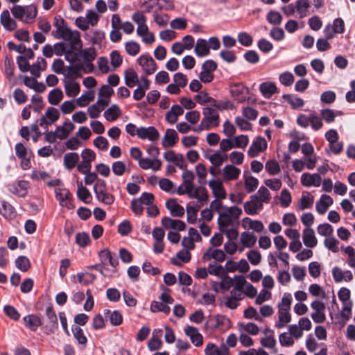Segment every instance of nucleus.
<instances>
[{"label":"nucleus","mask_w":355,"mask_h":355,"mask_svg":"<svg viewBox=\"0 0 355 355\" xmlns=\"http://www.w3.org/2000/svg\"><path fill=\"white\" fill-rule=\"evenodd\" d=\"M225 254L222 250L209 248L203 254L202 259L203 261H209L214 259L218 262H223L225 259Z\"/></svg>","instance_id":"obj_14"},{"label":"nucleus","mask_w":355,"mask_h":355,"mask_svg":"<svg viewBox=\"0 0 355 355\" xmlns=\"http://www.w3.org/2000/svg\"><path fill=\"white\" fill-rule=\"evenodd\" d=\"M178 139V135L175 130L167 129L164 138L162 141V145L164 148L173 147L175 145Z\"/></svg>","instance_id":"obj_24"},{"label":"nucleus","mask_w":355,"mask_h":355,"mask_svg":"<svg viewBox=\"0 0 355 355\" xmlns=\"http://www.w3.org/2000/svg\"><path fill=\"white\" fill-rule=\"evenodd\" d=\"M209 187L212 191L213 195L218 199H225L226 192L222 182L218 180H211L209 182Z\"/></svg>","instance_id":"obj_19"},{"label":"nucleus","mask_w":355,"mask_h":355,"mask_svg":"<svg viewBox=\"0 0 355 355\" xmlns=\"http://www.w3.org/2000/svg\"><path fill=\"white\" fill-rule=\"evenodd\" d=\"M79 155L77 153H67L64 155V165L68 170L73 169L79 162Z\"/></svg>","instance_id":"obj_34"},{"label":"nucleus","mask_w":355,"mask_h":355,"mask_svg":"<svg viewBox=\"0 0 355 355\" xmlns=\"http://www.w3.org/2000/svg\"><path fill=\"white\" fill-rule=\"evenodd\" d=\"M205 157L209 159L212 165L216 166H220L227 159V155L220 150H217L210 155L205 154Z\"/></svg>","instance_id":"obj_30"},{"label":"nucleus","mask_w":355,"mask_h":355,"mask_svg":"<svg viewBox=\"0 0 355 355\" xmlns=\"http://www.w3.org/2000/svg\"><path fill=\"white\" fill-rule=\"evenodd\" d=\"M150 309L153 313L162 312L165 314H168L171 311V308L169 306L165 304L161 301L159 302L156 300H153L151 302Z\"/></svg>","instance_id":"obj_45"},{"label":"nucleus","mask_w":355,"mask_h":355,"mask_svg":"<svg viewBox=\"0 0 355 355\" xmlns=\"http://www.w3.org/2000/svg\"><path fill=\"white\" fill-rule=\"evenodd\" d=\"M24 325L32 331H36L42 325L41 318L35 314H29L23 318Z\"/></svg>","instance_id":"obj_22"},{"label":"nucleus","mask_w":355,"mask_h":355,"mask_svg":"<svg viewBox=\"0 0 355 355\" xmlns=\"http://www.w3.org/2000/svg\"><path fill=\"white\" fill-rule=\"evenodd\" d=\"M0 214L6 219L12 220L16 216V211L12 205L4 200L0 207Z\"/></svg>","instance_id":"obj_33"},{"label":"nucleus","mask_w":355,"mask_h":355,"mask_svg":"<svg viewBox=\"0 0 355 355\" xmlns=\"http://www.w3.org/2000/svg\"><path fill=\"white\" fill-rule=\"evenodd\" d=\"M267 21L275 26L279 25L282 21V17L281 14L275 10L270 11L266 17Z\"/></svg>","instance_id":"obj_55"},{"label":"nucleus","mask_w":355,"mask_h":355,"mask_svg":"<svg viewBox=\"0 0 355 355\" xmlns=\"http://www.w3.org/2000/svg\"><path fill=\"white\" fill-rule=\"evenodd\" d=\"M257 46L264 53H269L273 49L272 44L265 38H261L258 41Z\"/></svg>","instance_id":"obj_63"},{"label":"nucleus","mask_w":355,"mask_h":355,"mask_svg":"<svg viewBox=\"0 0 355 355\" xmlns=\"http://www.w3.org/2000/svg\"><path fill=\"white\" fill-rule=\"evenodd\" d=\"M230 92L232 96L239 103H242L247 100L248 88L240 83H234L230 87Z\"/></svg>","instance_id":"obj_7"},{"label":"nucleus","mask_w":355,"mask_h":355,"mask_svg":"<svg viewBox=\"0 0 355 355\" xmlns=\"http://www.w3.org/2000/svg\"><path fill=\"white\" fill-rule=\"evenodd\" d=\"M76 278L78 283L87 285L92 283L96 279V276L95 275L89 272H79L76 276H73L74 282H76Z\"/></svg>","instance_id":"obj_43"},{"label":"nucleus","mask_w":355,"mask_h":355,"mask_svg":"<svg viewBox=\"0 0 355 355\" xmlns=\"http://www.w3.org/2000/svg\"><path fill=\"white\" fill-rule=\"evenodd\" d=\"M16 267L22 272H26L31 268V262L26 256H19L15 260Z\"/></svg>","instance_id":"obj_49"},{"label":"nucleus","mask_w":355,"mask_h":355,"mask_svg":"<svg viewBox=\"0 0 355 355\" xmlns=\"http://www.w3.org/2000/svg\"><path fill=\"white\" fill-rule=\"evenodd\" d=\"M71 331L78 343L80 345H85L87 342V339L84 335L83 329L80 327L74 325L72 326Z\"/></svg>","instance_id":"obj_50"},{"label":"nucleus","mask_w":355,"mask_h":355,"mask_svg":"<svg viewBox=\"0 0 355 355\" xmlns=\"http://www.w3.org/2000/svg\"><path fill=\"white\" fill-rule=\"evenodd\" d=\"M244 184L246 191L250 193L255 191L259 186V180L253 176L244 175Z\"/></svg>","instance_id":"obj_44"},{"label":"nucleus","mask_w":355,"mask_h":355,"mask_svg":"<svg viewBox=\"0 0 355 355\" xmlns=\"http://www.w3.org/2000/svg\"><path fill=\"white\" fill-rule=\"evenodd\" d=\"M194 52L198 57H205L209 54V47L206 40L199 38L197 40Z\"/></svg>","instance_id":"obj_31"},{"label":"nucleus","mask_w":355,"mask_h":355,"mask_svg":"<svg viewBox=\"0 0 355 355\" xmlns=\"http://www.w3.org/2000/svg\"><path fill=\"white\" fill-rule=\"evenodd\" d=\"M251 200L244 204V210L247 214L254 215L258 209H262L263 204L259 200L257 195H252Z\"/></svg>","instance_id":"obj_15"},{"label":"nucleus","mask_w":355,"mask_h":355,"mask_svg":"<svg viewBox=\"0 0 355 355\" xmlns=\"http://www.w3.org/2000/svg\"><path fill=\"white\" fill-rule=\"evenodd\" d=\"M310 6L311 3L309 0H297L295 8L301 18L304 17L308 15Z\"/></svg>","instance_id":"obj_42"},{"label":"nucleus","mask_w":355,"mask_h":355,"mask_svg":"<svg viewBox=\"0 0 355 355\" xmlns=\"http://www.w3.org/2000/svg\"><path fill=\"white\" fill-rule=\"evenodd\" d=\"M5 314L10 319L17 321L20 318V314L18 311L12 306L6 305L3 307Z\"/></svg>","instance_id":"obj_61"},{"label":"nucleus","mask_w":355,"mask_h":355,"mask_svg":"<svg viewBox=\"0 0 355 355\" xmlns=\"http://www.w3.org/2000/svg\"><path fill=\"white\" fill-rule=\"evenodd\" d=\"M76 243L80 247L84 248L89 245L91 239L89 234L86 232L78 233L76 236Z\"/></svg>","instance_id":"obj_52"},{"label":"nucleus","mask_w":355,"mask_h":355,"mask_svg":"<svg viewBox=\"0 0 355 355\" xmlns=\"http://www.w3.org/2000/svg\"><path fill=\"white\" fill-rule=\"evenodd\" d=\"M283 98L287 101L293 108H299L304 105V102L302 98L292 94H284Z\"/></svg>","instance_id":"obj_47"},{"label":"nucleus","mask_w":355,"mask_h":355,"mask_svg":"<svg viewBox=\"0 0 355 355\" xmlns=\"http://www.w3.org/2000/svg\"><path fill=\"white\" fill-rule=\"evenodd\" d=\"M311 307L314 310L311 313V318L315 323H322L326 320L325 305L320 300H314L311 304Z\"/></svg>","instance_id":"obj_6"},{"label":"nucleus","mask_w":355,"mask_h":355,"mask_svg":"<svg viewBox=\"0 0 355 355\" xmlns=\"http://www.w3.org/2000/svg\"><path fill=\"white\" fill-rule=\"evenodd\" d=\"M313 197L309 192H304L298 203L297 209L304 210L313 206Z\"/></svg>","instance_id":"obj_40"},{"label":"nucleus","mask_w":355,"mask_h":355,"mask_svg":"<svg viewBox=\"0 0 355 355\" xmlns=\"http://www.w3.org/2000/svg\"><path fill=\"white\" fill-rule=\"evenodd\" d=\"M243 222L244 227H245V223H248L249 227L257 232H261L263 230V225L262 222L259 220H252L250 218L246 217L243 219Z\"/></svg>","instance_id":"obj_53"},{"label":"nucleus","mask_w":355,"mask_h":355,"mask_svg":"<svg viewBox=\"0 0 355 355\" xmlns=\"http://www.w3.org/2000/svg\"><path fill=\"white\" fill-rule=\"evenodd\" d=\"M239 42L244 46H250L253 42L252 37L246 32H241L237 36Z\"/></svg>","instance_id":"obj_59"},{"label":"nucleus","mask_w":355,"mask_h":355,"mask_svg":"<svg viewBox=\"0 0 355 355\" xmlns=\"http://www.w3.org/2000/svg\"><path fill=\"white\" fill-rule=\"evenodd\" d=\"M324 246L329 250L336 253L339 250L338 244L339 241L334 237H327L324 242Z\"/></svg>","instance_id":"obj_58"},{"label":"nucleus","mask_w":355,"mask_h":355,"mask_svg":"<svg viewBox=\"0 0 355 355\" xmlns=\"http://www.w3.org/2000/svg\"><path fill=\"white\" fill-rule=\"evenodd\" d=\"M310 125L313 130H319L323 126L322 119L315 113L310 114Z\"/></svg>","instance_id":"obj_57"},{"label":"nucleus","mask_w":355,"mask_h":355,"mask_svg":"<svg viewBox=\"0 0 355 355\" xmlns=\"http://www.w3.org/2000/svg\"><path fill=\"white\" fill-rule=\"evenodd\" d=\"M124 79L125 85L130 88H132L136 85H138V75L132 69H128L125 71Z\"/></svg>","instance_id":"obj_36"},{"label":"nucleus","mask_w":355,"mask_h":355,"mask_svg":"<svg viewBox=\"0 0 355 355\" xmlns=\"http://www.w3.org/2000/svg\"><path fill=\"white\" fill-rule=\"evenodd\" d=\"M198 207L191 202L187 205V221L189 223H194L196 220Z\"/></svg>","instance_id":"obj_51"},{"label":"nucleus","mask_w":355,"mask_h":355,"mask_svg":"<svg viewBox=\"0 0 355 355\" xmlns=\"http://www.w3.org/2000/svg\"><path fill=\"white\" fill-rule=\"evenodd\" d=\"M0 22L8 31H12L17 28V23L10 17V12L8 10H4L1 13Z\"/></svg>","instance_id":"obj_21"},{"label":"nucleus","mask_w":355,"mask_h":355,"mask_svg":"<svg viewBox=\"0 0 355 355\" xmlns=\"http://www.w3.org/2000/svg\"><path fill=\"white\" fill-rule=\"evenodd\" d=\"M267 148V142L263 137H257L250 146L248 154L250 157H257L259 153Z\"/></svg>","instance_id":"obj_11"},{"label":"nucleus","mask_w":355,"mask_h":355,"mask_svg":"<svg viewBox=\"0 0 355 355\" xmlns=\"http://www.w3.org/2000/svg\"><path fill=\"white\" fill-rule=\"evenodd\" d=\"M60 117L58 110L53 107H49L44 116L40 120L39 125L41 127L47 128L48 125L55 122Z\"/></svg>","instance_id":"obj_8"},{"label":"nucleus","mask_w":355,"mask_h":355,"mask_svg":"<svg viewBox=\"0 0 355 355\" xmlns=\"http://www.w3.org/2000/svg\"><path fill=\"white\" fill-rule=\"evenodd\" d=\"M137 136L141 139H148L151 141L158 139L159 134L158 130L153 126L148 128L141 127L138 129Z\"/></svg>","instance_id":"obj_13"},{"label":"nucleus","mask_w":355,"mask_h":355,"mask_svg":"<svg viewBox=\"0 0 355 355\" xmlns=\"http://www.w3.org/2000/svg\"><path fill=\"white\" fill-rule=\"evenodd\" d=\"M12 15L25 23H31L35 19L37 10L33 4L29 6L15 5L11 8Z\"/></svg>","instance_id":"obj_3"},{"label":"nucleus","mask_w":355,"mask_h":355,"mask_svg":"<svg viewBox=\"0 0 355 355\" xmlns=\"http://www.w3.org/2000/svg\"><path fill=\"white\" fill-rule=\"evenodd\" d=\"M207 324H209L212 329H227L230 326V320L225 315H216L209 317Z\"/></svg>","instance_id":"obj_9"},{"label":"nucleus","mask_w":355,"mask_h":355,"mask_svg":"<svg viewBox=\"0 0 355 355\" xmlns=\"http://www.w3.org/2000/svg\"><path fill=\"white\" fill-rule=\"evenodd\" d=\"M321 177L318 173L311 174L304 173L301 176V183L306 187L311 186L319 187L321 184Z\"/></svg>","instance_id":"obj_18"},{"label":"nucleus","mask_w":355,"mask_h":355,"mask_svg":"<svg viewBox=\"0 0 355 355\" xmlns=\"http://www.w3.org/2000/svg\"><path fill=\"white\" fill-rule=\"evenodd\" d=\"M154 21L161 27L166 26L169 21V17L167 14H159L157 12H153Z\"/></svg>","instance_id":"obj_56"},{"label":"nucleus","mask_w":355,"mask_h":355,"mask_svg":"<svg viewBox=\"0 0 355 355\" xmlns=\"http://www.w3.org/2000/svg\"><path fill=\"white\" fill-rule=\"evenodd\" d=\"M77 197L85 203H88L92 198L91 193L86 187L78 188Z\"/></svg>","instance_id":"obj_62"},{"label":"nucleus","mask_w":355,"mask_h":355,"mask_svg":"<svg viewBox=\"0 0 355 355\" xmlns=\"http://www.w3.org/2000/svg\"><path fill=\"white\" fill-rule=\"evenodd\" d=\"M8 190L18 197H25L27 195L29 182L26 180H19L16 183L10 184Z\"/></svg>","instance_id":"obj_12"},{"label":"nucleus","mask_w":355,"mask_h":355,"mask_svg":"<svg viewBox=\"0 0 355 355\" xmlns=\"http://www.w3.org/2000/svg\"><path fill=\"white\" fill-rule=\"evenodd\" d=\"M55 196L61 207H65L68 209H73L75 208L72 195L68 189L56 188L55 189Z\"/></svg>","instance_id":"obj_5"},{"label":"nucleus","mask_w":355,"mask_h":355,"mask_svg":"<svg viewBox=\"0 0 355 355\" xmlns=\"http://www.w3.org/2000/svg\"><path fill=\"white\" fill-rule=\"evenodd\" d=\"M259 90L262 95L270 98L275 93L277 92V88L274 83L264 82L259 85Z\"/></svg>","instance_id":"obj_32"},{"label":"nucleus","mask_w":355,"mask_h":355,"mask_svg":"<svg viewBox=\"0 0 355 355\" xmlns=\"http://www.w3.org/2000/svg\"><path fill=\"white\" fill-rule=\"evenodd\" d=\"M302 240L304 244L309 248H314L318 243L313 229L306 228L303 230Z\"/></svg>","instance_id":"obj_29"},{"label":"nucleus","mask_w":355,"mask_h":355,"mask_svg":"<svg viewBox=\"0 0 355 355\" xmlns=\"http://www.w3.org/2000/svg\"><path fill=\"white\" fill-rule=\"evenodd\" d=\"M291 320L289 310L279 308L278 310V321L275 323V327L281 329L284 327Z\"/></svg>","instance_id":"obj_28"},{"label":"nucleus","mask_w":355,"mask_h":355,"mask_svg":"<svg viewBox=\"0 0 355 355\" xmlns=\"http://www.w3.org/2000/svg\"><path fill=\"white\" fill-rule=\"evenodd\" d=\"M166 207L170 211L173 216L182 217L184 214V207L178 204L175 199H169L167 200Z\"/></svg>","instance_id":"obj_27"},{"label":"nucleus","mask_w":355,"mask_h":355,"mask_svg":"<svg viewBox=\"0 0 355 355\" xmlns=\"http://www.w3.org/2000/svg\"><path fill=\"white\" fill-rule=\"evenodd\" d=\"M205 117L200 124V130H209L211 127H217L219 125V115L211 107H205L202 111Z\"/></svg>","instance_id":"obj_4"},{"label":"nucleus","mask_w":355,"mask_h":355,"mask_svg":"<svg viewBox=\"0 0 355 355\" xmlns=\"http://www.w3.org/2000/svg\"><path fill=\"white\" fill-rule=\"evenodd\" d=\"M94 191L98 201L107 205H110L114 202V197L112 194L106 191H98L96 187H94Z\"/></svg>","instance_id":"obj_35"},{"label":"nucleus","mask_w":355,"mask_h":355,"mask_svg":"<svg viewBox=\"0 0 355 355\" xmlns=\"http://www.w3.org/2000/svg\"><path fill=\"white\" fill-rule=\"evenodd\" d=\"M64 90L69 97L76 96L80 91V86L78 83L73 80H64Z\"/></svg>","instance_id":"obj_26"},{"label":"nucleus","mask_w":355,"mask_h":355,"mask_svg":"<svg viewBox=\"0 0 355 355\" xmlns=\"http://www.w3.org/2000/svg\"><path fill=\"white\" fill-rule=\"evenodd\" d=\"M137 62L147 75L154 73L157 69V65L155 60L149 55H141L137 59Z\"/></svg>","instance_id":"obj_10"},{"label":"nucleus","mask_w":355,"mask_h":355,"mask_svg":"<svg viewBox=\"0 0 355 355\" xmlns=\"http://www.w3.org/2000/svg\"><path fill=\"white\" fill-rule=\"evenodd\" d=\"M121 114L119 107L117 105H111L104 112L105 118L109 121H115Z\"/></svg>","instance_id":"obj_41"},{"label":"nucleus","mask_w":355,"mask_h":355,"mask_svg":"<svg viewBox=\"0 0 355 355\" xmlns=\"http://www.w3.org/2000/svg\"><path fill=\"white\" fill-rule=\"evenodd\" d=\"M184 333L190 338L191 343L196 347L202 345L203 337L196 327L188 325L184 328Z\"/></svg>","instance_id":"obj_16"},{"label":"nucleus","mask_w":355,"mask_h":355,"mask_svg":"<svg viewBox=\"0 0 355 355\" xmlns=\"http://www.w3.org/2000/svg\"><path fill=\"white\" fill-rule=\"evenodd\" d=\"M63 98V93L60 89H53L48 95V101L50 104L56 105Z\"/></svg>","instance_id":"obj_46"},{"label":"nucleus","mask_w":355,"mask_h":355,"mask_svg":"<svg viewBox=\"0 0 355 355\" xmlns=\"http://www.w3.org/2000/svg\"><path fill=\"white\" fill-rule=\"evenodd\" d=\"M241 169L232 164H227L223 168V178L224 181L236 180L240 174Z\"/></svg>","instance_id":"obj_17"},{"label":"nucleus","mask_w":355,"mask_h":355,"mask_svg":"<svg viewBox=\"0 0 355 355\" xmlns=\"http://www.w3.org/2000/svg\"><path fill=\"white\" fill-rule=\"evenodd\" d=\"M279 80L284 86H291L294 82V76L289 71H285L279 75Z\"/></svg>","instance_id":"obj_64"},{"label":"nucleus","mask_w":355,"mask_h":355,"mask_svg":"<svg viewBox=\"0 0 355 355\" xmlns=\"http://www.w3.org/2000/svg\"><path fill=\"white\" fill-rule=\"evenodd\" d=\"M47 64L46 60L42 58L38 57L35 63H34L30 69L31 73L35 78L40 76V71L46 68Z\"/></svg>","instance_id":"obj_38"},{"label":"nucleus","mask_w":355,"mask_h":355,"mask_svg":"<svg viewBox=\"0 0 355 355\" xmlns=\"http://www.w3.org/2000/svg\"><path fill=\"white\" fill-rule=\"evenodd\" d=\"M46 316L48 319V324L46 327H49L51 331L58 327V319L57 315L51 306H49L46 309Z\"/></svg>","instance_id":"obj_37"},{"label":"nucleus","mask_w":355,"mask_h":355,"mask_svg":"<svg viewBox=\"0 0 355 355\" xmlns=\"http://www.w3.org/2000/svg\"><path fill=\"white\" fill-rule=\"evenodd\" d=\"M162 224L166 230H177L182 231L185 229V223L180 220L172 219L169 217H164L162 219Z\"/></svg>","instance_id":"obj_20"},{"label":"nucleus","mask_w":355,"mask_h":355,"mask_svg":"<svg viewBox=\"0 0 355 355\" xmlns=\"http://www.w3.org/2000/svg\"><path fill=\"white\" fill-rule=\"evenodd\" d=\"M320 115L322 119H323L327 123H331L335 121L336 114L334 110L331 109H322L320 110Z\"/></svg>","instance_id":"obj_54"},{"label":"nucleus","mask_w":355,"mask_h":355,"mask_svg":"<svg viewBox=\"0 0 355 355\" xmlns=\"http://www.w3.org/2000/svg\"><path fill=\"white\" fill-rule=\"evenodd\" d=\"M125 49L129 55L135 56L139 52L140 46L136 42L131 41L125 43Z\"/></svg>","instance_id":"obj_60"},{"label":"nucleus","mask_w":355,"mask_h":355,"mask_svg":"<svg viewBox=\"0 0 355 355\" xmlns=\"http://www.w3.org/2000/svg\"><path fill=\"white\" fill-rule=\"evenodd\" d=\"M240 241L244 247L252 248L257 242V236L252 233L244 232L241 235Z\"/></svg>","instance_id":"obj_39"},{"label":"nucleus","mask_w":355,"mask_h":355,"mask_svg":"<svg viewBox=\"0 0 355 355\" xmlns=\"http://www.w3.org/2000/svg\"><path fill=\"white\" fill-rule=\"evenodd\" d=\"M333 202V199L330 196L326 194L322 195L319 201H318L315 205L318 213L319 214H324Z\"/></svg>","instance_id":"obj_25"},{"label":"nucleus","mask_w":355,"mask_h":355,"mask_svg":"<svg viewBox=\"0 0 355 355\" xmlns=\"http://www.w3.org/2000/svg\"><path fill=\"white\" fill-rule=\"evenodd\" d=\"M242 214V209L236 206L225 207L224 210L220 212L218 218L219 229L230 227L238 223V220Z\"/></svg>","instance_id":"obj_2"},{"label":"nucleus","mask_w":355,"mask_h":355,"mask_svg":"<svg viewBox=\"0 0 355 355\" xmlns=\"http://www.w3.org/2000/svg\"><path fill=\"white\" fill-rule=\"evenodd\" d=\"M53 26L56 28L52 35L56 39H62L71 43L72 47L83 46L80 34L78 31L71 30L67 25L65 20L60 16L54 17Z\"/></svg>","instance_id":"obj_1"},{"label":"nucleus","mask_w":355,"mask_h":355,"mask_svg":"<svg viewBox=\"0 0 355 355\" xmlns=\"http://www.w3.org/2000/svg\"><path fill=\"white\" fill-rule=\"evenodd\" d=\"M94 98V93L91 91H87L83 94L76 101L78 106L85 107L90 101H92Z\"/></svg>","instance_id":"obj_48"},{"label":"nucleus","mask_w":355,"mask_h":355,"mask_svg":"<svg viewBox=\"0 0 355 355\" xmlns=\"http://www.w3.org/2000/svg\"><path fill=\"white\" fill-rule=\"evenodd\" d=\"M184 112L183 108L178 105H173L166 113L165 119L169 124H174L178 121V116Z\"/></svg>","instance_id":"obj_23"}]
</instances>
